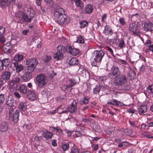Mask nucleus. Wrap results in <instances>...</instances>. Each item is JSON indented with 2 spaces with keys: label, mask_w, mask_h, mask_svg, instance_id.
<instances>
[{
  "label": "nucleus",
  "mask_w": 153,
  "mask_h": 153,
  "mask_svg": "<svg viewBox=\"0 0 153 153\" xmlns=\"http://www.w3.org/2000/svg\"><path fill=\"white\" fill-rule=\"evenodd\" d=\"M11 76V73L10 71H7L4 72L2 74V77L5 80H8Z\"/></svg>",
  "instance_id": "4be33fe9"
},
{
  "label": "nucleus",
  "mask_w": 153,
  "mask_h": 153,
  "mask_svg": "<svg viewBox=\"0 0 153 153\" xmlns=\"http://www.w3.org/2000/svg\"><path fill=\"white\" fill-rule=\"evenodd\" d=\"M65 50V46L60 45L57 47V51L63 53Z\"/></svg>",
  "instance_id": "72a5a7b5"
},
{
  "label": "nucleus",
  "mask_w": 153,
  "mask_h": 153,
  "mask_svg": "<svg viewBox=\"0 0 153 153\" xmlns=\"http://www.w3.org/2000/svg\"><path fill=\"white\" fill-rule=\"evenodd\" d=\"M54 58L59 60L62 59L63 57V53L57 51L53 55Z\"/></svg>",
  "instance_id": "a878e982"
},
{
  "label": "nucleus",
  "mask_w": 153,
  "mask_h": 153,
  "mask_svg": "<svg viewBox=\"0 0 153 153\" xmlns=\"http://www.w3.org/2000/svg\"><path fill=\"white\" fill-rule=\"evenodd\" d=\"M129 123L131 125V126H135V122L134 121L132 120H129Z\"/></svg>",
  "instance_id": "603ef678"
},
{
  "label": "nucleus",
  "mask_w": 153,
  "mask_h": 153,
  "mask_svg": "<svg viewBox=\"0 0 153 153\" xmlns=\"http://www.w3.org/2000/svg\"><path fill=\"white\" fill-rule=\"evenodd\" d=\"M127 81V78L126 76L121 75L115 79L114 83L117 86H120L125 84Z\"/></svg>",
  "instance_id": "423d86ee"
},
{
  "label": "nucleus",
  "mask_w": 153,
  "mask_h": 153,
  "mask_svg": "<svg viewBox=\"0 0 153 153\" xmlns=\"http://www.w3.org/2000/svg\"><path fill=\"white\" fill-rule=\"evenodd\" d=\"M67 49L68 52L74 56H76L79 53V50L77 48H74L73 47L70 46H68Z\"/></svg>",
  "instance_id": "ddd939ff"
},
{
  "label": "nucleus",
  "mask_w": 153,
  "mask_h": 153,
  "mask_svg": "<svg viewBox=\"0 0 153 153\" xmlns=\"http://www.w3.org/2000/svg\"><path fill=\"white\" fill-rule=\"evenodd\" d=\"M8 124L5 122H3L0 124V131L1 132L6 131L8 130Z\"/></svg>",
  "instance_id": "a211bd4d"
},
{
  "label": "nucleus",
  "mask_w": 153,
  "mask_h": 153,
  "mask_svg": "<svg viewBox=\"0 0 153 153\" xmlns=\"http://www.w3.org/2000/svg\"><path fill=\"white\" fill-rule=\"evenodd\" d=\"M70 84L66 85H63L62 86L63 90L66 91L68 89L73 86L75 84L76 82L74 79H70L69 80Z\"/></svg>",
  "instance_id": "2eb2a0df"
},
{
  "label": "nucleus",
  "mask_w": 153,
  "mask_h": 153,
  "mask_svg": "<svg viewBox=\"0 0 153 153\" xmlns=\"http://www.w3.org/2000/svg\"><path fill=\"white\" fill-rule=\"evenodd\" d=\"M38 62L36 59L34 58L27 60V61L25 69L30 72L34 71L35 67L38 64Z\"/></svg>",
  "instance_id": "39448f33"
},
{
  "label": "nucleus",
  "mask_w": 153,
  "mask_h": 153,
  "mask_svg": "<svg viewBox=\"0 0 153 153\" xmlns=\"http://www.w3.org/2000/svg\"><path fill=\"white\" fill-rule=\"evenodd\" d=\"M29 30H24L22 31V33L24 35H27V33L29 32Z\"/></svg>",
  "instance_id": "052dcab7"
},
{
  "label": "nucleus",
  "mask_w": 153,
  "mask_h": 153,
  "mask_svg": "<svg viewBox=\"0 0 153 153\" xmlns=\"http://www.w3.org/2000/svg\"><path fill=\"white\" fill-rule=\"evenodd\" d=\"M5 30V28L3 27H0V42L3 43L5 42L4 36Z\"/></svg>",
  "instance_id": "dca6fc26"
},
{
  "label": "nucleus",
  "mask_w": 153,
  "mask_h": 153,
  "mask_svg": "<svg viewBox=\"0 0 153 153\" xmlns=\"http://www.w3.org/2000/svg\"><path fill=\"white\" fill-rule=\"evenodd\" d=\"M143 28L146 32L152 31L153 30V24L150 22H145Z\"/></svg>",
  "instance_id": "9d476101"
},
{
  "label": "nucleus",
  "mask_w": 153,
  "mask_h": 153,
  "mask_svg": "<svg viewBox=\"0 0 153 153\" xmlns=\"http://www.w3.org/2000/svg\"><path fill=\"white\" fill-rule=\"evenodd\" d=\"M4 65L6 67L8 66L10 63V59L9 58L4 59L2 60H0Z\"/></svg>",
  "instance_id": "7c9ffc66"
},
{
  "label": "nucleus",
  "mask_w": 153,
  "mask_h": 153,
  "mask_svg": "<svg viewBox=\"0 0 153 153\" xmlns=\"http://www.w3.org/2000/svg\"><path fill=\"white\" fill-rule=\"evenodd\" d=\"M75 3L77 7L82 8L84 7V4L81 2L80 0H75Z\"/></svg>",
  "instance_id": "2f4dec72"
},
{
  "label": "nucleus",
  "mask_w": 153,
  "mask_h": 153,
  "mask_svg": "<svg viewBox=\"0 0 153 153\" xmlns=\"http://www.w3.org/2000/svg\"><path fill=\"white\" fill-rule=\"evenodd\" d=\"M127 111L129 113H134V110L131 109H128L127 110Z\"/></svg>",
  "instance_id": "e2e57ef3"
},
{
  "label": "nucleus",
  "mask_w": 153,
  "mask_h": 153,
  "mask_svg": "<svg viewBox=\"0 0 153 153\" xmlns=\"http://www.w3.org/2000/svg\"><path fill=\"white\" fill-rule=\"evenodd\" d=\"M36 80L38 82V86L40 88L45 86L48 82L46 76L45 74H42L37 75Z\"/></svg>",
  "instance_id": "7ed1b4c3"
},
{
  "label": "nucleus",
  "mask_w": 153,
  "mask_h": 153,
  "mask_svg": "<svg viewBox=\"0 0 153 153\" xmlns=\"http://www.w3.org/2000/svg\"><path fill=\"white\" fill-rule=\"evenodd\" d=\"M107 14L105 13L102 15V16L101 20L102 22H103L104 20L106 19L107 16Z\"/></svg>",
  "instance_id": "864d4df0"
},
{
  "label": "nucleus",
  "mask_w": 153,
  "mask_h": 153,
  "mask_svg": "<svg viewBox=\"0 0 153 153\" xmlns=\"http://www.w3.org/2000/svg\"><path fill=\"white\" fill-rule=\"evenodd\" d=\"M16 0H0V6L2 8L6 6L13 5L16 3Z\"/></svg>",
  "instance_id": "1a4fd4ad"
},
{
  "label": "nucleus",
  "mask_w": 153,
  "mask_h": 153,
  "mask_svg": "<svg viewBox=\"0 0 153 153\" xmlns=\"http://www.w3.org/2000/svg\"><path fill=\"white\" fill-rule=\"evenodd\" d=\"M123 146H127L129 145V143L127 142H123Z\"/></svg>",
  "instance_id": "0e129e2a"
},
{
  "label": "nucleus",
  "mask_w": 153,
  "mask_h": 153,
  "mask_svg": "<svg viewBox=\"0 0 153 153\" xmlns=\"http://www.w3.org/2000/svg\"><path fill=\"white\" fill-rule=\"evenodd\" d=\"M80 27L81 28L85 27L88 25V22L85 21L79 22Z\"/></svg>",
  "instance_id": "58836bf2"
},
{
  "label": "nucleus",
  "mask_w": 153,
  "mask_h": 153,
  "mask_svg": "<svg viewBox=\"0 0 153 153\" xmlns=\"http://www.w3.org/2000/svg\"><path fill=\"white\" fill-rule=\"evenodd\" d=\"M119 62L121 63L122 64L124 65H126L127 64V62L124 60L120 59H119Z\"/></svg>",
  "instance_id": "4d7b16f0"
},
{
  "label": "nucleus",
  "mask_w": 153,
  "mask_h": 153,
  "mask_svg": "<svg viewBox=\"0 0 153 153\" xmlns=\"http://www.w3.org/2000/svg\"><path fill=\"white\" fill-rule=\"evenodd\" d=\"M105 55L104 52L102 50H95L92 53L91 58L92 65L97 66L101 62Z\"/></svg>",
  "instance_id": "f03ea898"
},
{
  "label": "nucleus",
  "mask_w": 153,
  "mask_h": 153,
  "mask_svg": "<svg viewBox=\"0 0 153 153\" xmlns=\"http://www.w3.org/2000/svg\"><path fill=\"white\" fill-rule=\"evenodd\" d=\"M125 45L124 41L123 40H121L118 45V47L119 49H121L124 47Z\"/></svg>",
  "instance_id": "ea45409f"
},
{
  "label": "nucleus",
  "mask_w": 153,
  "mask_h": 153,
  "mask_svg": "<svg viewBox=\"0 0 153 153\" xmlns=\"http://www.w3.org/2000/svg\"><path fill=\"white\" fill-rule=\"evenodd\" d=\"M55 131L56 132L58 133L59 134H62V130L59 127H55Z\"/></svg>",
  "instance_id": "a18cd8bd"
},
{
  "label": "nucleus",
  "mask_w": 153,
  "mask_h": 153,
  "mask_svg": "<svg viewBox=\"0 0 153 153\" xmlns=\"http://www.w3.org/2000/svg\"><path fill=\"white\" fill-rule=\"evenodd\" d=\"M56 74L52 71L51 73L50 74V76L51 77H53L54 76H56Z\"/></svg>",
  "instance_id": "680f3d73"
},
{
  "label": "nucleus",
  "mask_w": 153,
  "mask_h": 153,
  "mask_svg": "<svg viewBox=\"0 0 153 153\" xmlns=\"http://www.w3.org/2000/svg\"><path fill=\"white\" fill-rule=\"evenodd\" d=\"M54 19L58 24L62 25L64 24H68L70 22V19L64 14V9L62 8L57 9L54 13Z\"/></svg>",
  "instance_id": "f257e3e1"
},
{
  "label": "nucleus",
  "mask_w": 153,
  "mask_h": 153,
  "mask_svg": "<svg viewBox=\"0 0 153 153\" xmlns=\"http://www.w3.org/2000/svg\"><path fill=\"white\" fill-rule=\"evenodd\" d=\"M19 91L23 94H25L27 92V87L23 85H21L19 87Z\"/></svg>",
  "instance_id": "cd10ccee"
},
{
  "label": "nucleus",
  "mask_w": 153,
  "mask_h": 153,
  "mask_svg": "<svg viewBox=\"0 0 153 153\" xmlns=\"http://www.w3.org/2000/svg\"><path fill=\"white\" fill-rule=\"evenodd\" d=\"M18 108L21 111H24L27 108L26 103L25 102H21L18 105Z\"/></svg>",
  "instance_id": "393cba45"
},
{
  "label": "nucleus",
  "mask_w": 153,
  "mask_h": 153,
  "mask_svg": "<svg viewBox=\"0 0 153 153\" xmlns=\"http://www.w3.org/2000/svg\"><path fill=\"white\" fill-rule=\"evenodd\" d=\"M149 47V49L152 52H153V45H150L149 46L148 45Z\"/></svg>",
  "instance_id": "774afa93"
},
{
  "label": "nucleus",
  "mask_w": 153,
  "mask_h": 153,
  "mask_svg": "<svg viewBox=\"0 0 153 153\" xmlns=\"http://www.w3.org/2000/svg\"><path fill=\"white\" fill-rule=\"evenodd\" d=\"M16 103V102L12 97H9L6 101V104L9 106L13 107Z\"/></svg>",
  "instance_id": "aec40b11"
},
{
  "label": "nucleus",
  "mask_w": 153,
  "mask_h": 153,
  "mask_svg": "<svg viewBox=\"0 0 153 153\" xmlns=\"http://www.w3.org/2000/svg\"><path fill=\"white\" fill-rule=\"evenodd\" d=\"M147 91L150 94H153V85L148 86L147 88Z\"/></svg>",
  "instance_id": "e433bc0d"
},
{
  "label": "nucleus",
  "mask_w": 153,
  "mask_h": 153,
  "mask_svg": "<svg viewBox=\"0 0 153 153\" xmlns=\"http://www.w3.org/2000/svg\"><path fill=\"white\" fill-rule=\"evenodd\" d=\"M20 78L19 76H16L14 78L13 81L14 83H19L20 81Z\"/></svg>",
  "instance_id": "09e8293b"
},
{
  "label": "nucleus",
  "mask_w": 153,
  "mask_h": 153,
  "mask_svg": "<svg viewBox=\"0 0 153 153\" xmlns=\"http://www.w3.org/2000/svg\"><path fill=\"white\" fill-rule=\"evenodd\" d=\"M77 102L73 100L72 103L68 108V111L71 113H73L77 110Z\"/></svg>",
  "instance_id": "9b49d317"
},
{
  "label": "nucleus",
  "mask_w": 153,
  "mask_h": 153,
  "mask_svg": "<svg viewBox=\"0 0 153 153\" xmlns=\"http://www.w3.org/2000/svg\"><path fill=\"white\" fill-rule=\"evenodd\" d=\"M148 126L149 127H153V122L148 123Z\"/></svg>",
  "instance_id": "338daca9"
},
{
  "label": "nucleus",
  "mask_w": 153,
  "mask_h": 153,
  "mask_svg": "<svg viewBox=\"0 0 153 153\" xmlns=\"http://www.w3.org/2000/svg\"><path fill=\"white\" fill-rule=\"evenodd\" d=\"M23 58L22 55L20 54H17L15 55L14 60L16 61H19Z\"/></svg>",
  "instance_id": "f704fd0d"
},
{
  "label": "nucleus",
  "mask_w": 153,
  "mask_h": 153,
  "mask_svg": "<svg viewBox=\"0 0 153 153\" xmlns=\"http://www.w3.org/2000/svg\"><path fill=\"white\" fill-rule=\"evenodd\" d=\"M107 50L110 52L112 55H114L113 51L111 48L110 47H107Z\"/></svg>",
  "instance_id": "6e6d98bb"
},
{
  "label": "nucleus",
  "mask_w": 153,
  "mask_h": 153,
  "mask_svg": "<svg viewBox=\"0 0 153 153\" xmlns=\"http://www.w3.org/2000/svg\"><path fill=\"white\" fill-rule=\"evenodd\" d=\"M147 106L146 105L143 104L141 105L140 108H138L139 114L140 115L142 114L147 111Z\"/></svg>",
  "instance_id": "412c9836"
},
{
  "label": "nucleus",
  "mask_w": 153,
  "mask_h": 153,
  "mask_svg": "<svg viewBox=\"0 0 153 153\" xmlns=\"http://www.w3.org/2000/svg\"><path fill=\"white\" fill-rule=\"evenodd\" d=\"M78 63V60L75 57L71 58L69 62V65H77Z\"/></svg>",
  "instance_id": "c756f323"
},
{
  "label": "nucleus",
  "mask_w": 153,
  "mask_h": 153,
  "mask_svg": "<svg viewBox=\"0 0 153 153\" xmlns=\"http://www.w3.org/2000/svg\"><path fill=\"white\" fill-rule=\"evenodd\" d=\"M83 73L85 74V75L86 74L89 75V72L86 69H84L82 70Z\"/></svg>",
  "instance_id": "bf43d9fd"
},
{
  "label": "nucleus",
  "mask_w": 153,
  "mask_h": 153,
  "mask_svg": "<svg viewBox=\"0 0 153 153\" xmlns=\"http://www.w3.org/2000/svg\"><path fill=\"white\" fill-rule=\"evenodd\" d=\"M13 94L18 98H20L21 97V95L17 91H15L13 92Z\"/></svg>",
  "instance_id": "8fccbe9b"
},
{
  "label": "nucleus",
  "mask_w": 153,
  "mask_h": 153,
  "mask_svg": "<svg viewBox=\"0 0 153 153\" xmlns=\"http://www.w3.org/2000/svg\"><path fill=\"white\" fill-rule=\"evenodd\" d=\"M93 7L92 5L88 4L86 6L85 8V13H90L92 12Z\"/></svg>",
  "instance_id": "c85d7f7f"
},
{
  "label": "nucleus",
  "mask_w": 153,
  "mask_h": 153,
  "mask_svg": "<svg viewBox=\"0 0 153 153\" xmlns=\"http://www.w3.org/2000/svg\"><path fill=\"white\" fill-rule=\"evenodd\" d=\"M16 16L17 17L19 18V20L20 21H22L23 22H30L31 20L34 17V15L33 13H31V12L29 16L28 15L24 13L19 12L16 15Z\"/></svg>",
  "instance_id": "20e7f679"
},
{
  "label": "nucleus",
  "mask_w": 153,
  "mask_h": 153,
  "mask_svg": "<svg viewBox=\"0 0 153 153\" xmlns=\"http://www.w3.org/2000/svg\"><path fill=\"white\" fill-rule=\"evenodd\" d=\"M79 151L75 147H73L71 149L70 153H79Z\"/></svg>",
  "instance_id": "c03bdc74"
},
{
  "label": "nucleus",
  "mask_w": 153,
  "mask_h": 153,
  "mask_svg": "<svg viewBox=\"0 0 153 153\" xmlns=\"http://www.w3.org/2000/svg\"><path fill=\"white\" fill-rule=\"evenodd\" d=\"M85 117H83L82 118V121L84 123H88L89 120H88V118H86L85 117L86 116L84 115Z\"/></svg>",
  "instance_id": "5fc2aeb1"
},
{
  "label": "nucleus",
  "mask_w": 153,
  "mask_h": 153,
  "mask_svg": "<svg viewBox=\"0 0 153 153\" xmlns=\"http://www.w3.org/2000/svg\"><path fill=\"white\" fill-rule=\"evenodd\" d=\"M119 22L120 24L122 25H124L126 23L125 19L123 18H120L119 19Z\"/></svg>",
  "instance_id": "49530a36"
},
{
  "label": "nucleus",
  "mask_w": 153,
  "mask_h": 153,
  "mask_svg": "<svg viewBox=\"0 0 153 153\" xmlns=\"http://www.w3.org/2000/svg\"><path fill=\"white\" fill-rule=\"evenodd\" d=\"M42 0H36V4L39 6H41Z\"/></svg>",
  "instance_id": "13d9d810"
},
{
  "label": "nucleus",
  "mask_w": 153,
  "mask_h": 153,
  "mask_svg": "<svg viewBox=\"0 0 153 153\" xmlns=\"http://www.w3.org/2000/svg\"><path fill=\"white\" fill-rule=\"evenodd\" d=\"M5 99V95L2 94H0V103H3L4 102Z\"/></svg>",
  "instance_id": "37998d69"
},
{
  "label": "nucleus",
  "mask_w": 153,
  "mask_h": 153,
  "mask_svg": "<svg viewBox=\"0 0 153 153\" xmlns=\"http://www.w3.org/2000/svg\"><path fill=\"white\" fill-rule=\"evenodd\" d=\"M104 33L106 35H111L113 33L111 27L108 25H106L105 27Z\"/></svg>",
  "instance_id": "5701e85b"
},
{
  "label": "nucleus",
  "mask_w": 153,
  "mask_h": 153,
  "mask_svg": "<svg viewBox=\"0 0 153 153\" xmlns=\"http://www.w3.org/2000/svg\"><path fill=\"white\" fill-rule=\"evenodd\" d=\"M6 46H4V51L5 53H7V54L9 55L10 53L12 51V48L10 47L9 48H7L6 47Z\"/></svg>",
  "instance_id": "a19ab883"
},
{
  "label": "nucleus",
  "mask_w": 153,
  "mask_h": 153,
  "mask_svg": "<svg viewBox=\"0 0 153 153\" xmlns=\"http://www.w3.org/2000/svg\"><path fill=\"white\" fill-rule=\"evenodd\" d=\"M13 110L12 109L9 110V116L11 117L12 115L13 121L15 123L17 122L19 120V116L20 111L18 110H16L15 112L13 113Z\"/></svg>",
  "instance_id": "6e6552de"
},
{
  "label": "nucleus",
  "mask_w": 153,
  "mask_h": 153,
  "mask_svg": "<svg viewBox=\"0 0 153 153\" xmlns=\"http://www.w3.org/2000/svg\"><path fill=\"white\" fill-rule=\"evenodd\" d=\"M120 102L115 99H112L111 101L107 102V104L109 105H115L117 106L119 105Z\"/></svg>",
  "instance_id": "473e14b6"
},
{
  "label": "nucleus",
  "mask_w": 153,
  "mask_h": 153,
  "mask_svg": "<svg viewBox=\"0 0 153 153\" xmlns=\"http://www.w3.org/2000/svg\"><path fill=\"white\" fill-rule=\"evenodd\" d=\"M13 67L16 69V71L18 73L19 72L23 69V66L22 65L18 63L17 62H14Z\"/></svg>",
  "instance_id": "6ab92c4d"
},
{
  "label": "nucleus",
  "mask_w": 153,
  "mask_h": 153,
  "mask_svg": "<svg viewBox=\"0 0 153 153\" xmlns=\"http://www.w3.org/2000/svg\"><path fill=\"white\" fill-rule=\"evenodd\" d=\"M89 99L86 98L84 97L83 100L81 102V104H86L89 102Z\"/></svg>",
  "instance_id": "de8ad7c7"
},
{
  "label": "nucleus",
  "mask_w": 153,
  "mask_h": 153,
  "mask_svg": "<svg viewBox=\"0 0 153 153\" xmlns=\"http://www.w3.org/2000/svg\"><path fill=\"white\" fill-rule=\"evenodd\" d=\"M62 147L64 151H65L69 149V146L68 143H62Z\"/></svg>",
  "instance_id": "4c0bfd02"
},
{
  "label": "nucleus",
  "mask_w": 153,
  "mask_h": 153,
  "mask_svg": "<svg viewBox=\"0 0 153 153\" xmlns=\"http://www.w3.org/2000/svg\"><path fill=\"white\" fill-rule=\"evenodd\" d=\"M58 109H59V108H57L55 110H53L52 111H49L48 112V113L49 114H50V115L54 114L56 113V111L58 110Z\"/></svg>",
  "instance_id": "3c124183"
},
{
  "label": "nucleus",
  "mask_w": 153,
  "mask_h": 153,
  "mask_svg": "<svg viewBox=\"0 0 153 153\" xmlns=\"http://www.w3.org/2000/svg\"><path fill=\"white\" fill-rule=\"evenodd\" d=\"M138 29L137 25L135 23H131L129 27V30L131 31H136Z\"/></svg>",
  "instance_id": "bb28decb"
},
{
  "label": "nucleus",
  "mask_w": 153,
  "mask_h": 153,
  "mask_svg": "<svg viewBox=\"0 0 153 153\" xmlns=\"http://www.w3.org/2000/svg\"><path fill=\"white\" fill-rule=\"evenodd\" d=\"M105 90V88L103 86L97 85L93 89V93L95 94H98L99 93L101 89Z\"/></svg>",
  "instance_id": "b1692460"
},
{
  "label": "nucleus",
  "mask_w": 153,
  "mask_h": 153,
  "mask_svg": "<svg viewBox=\"0 0 153 153\" xmlns=\"http://www.w3.org/2000/svg\"><path fill=\"white\" fill-rule=\"evenodd\" d=\"M52 144L53 146H56L57 145V144L55 140H53L52 141Z\"/></svg>",
  "instance_id": "69168bd1"
},
{
  "label": "nucleus",
  "mask_w": 153,
  "mask_h": 153,
  "mask_svg": "<svg viewBox=\"0 0 153 153\" xmlns=\"http://www.w3.org/2000/svg\"><path fill=\"white\" fill-rule=\"evenodd\" d=\"M76 42L79 43H83L84 42V40L81 35H79L77 37Z\"/></svg>",
  "instance_id": "c9c22d12"
},
{
  "label": "nucleus",
  "mask_w": 153,
  "mask_h": 153,
  "mask_svg": "<svg viewBox=\"0 0 153 153\" xmlns=\"http://www.w3.org/2000/svg\"><path fill=\"white\" fill-rule=\"evenodd\" d=\"M42 132L43 137L47 140L51 139L53 135L52 132H51L46 130Z\"/></svg>",
  "instance_id": "f3484780"
},
{
  "label": "nucleus",
  "mask_w": 153,
  "mask_h": 153,
  "mask_svg": "<svg viewBox=\"0 0 153 153\" xmlns=\"http://www.w3.org/2000/svg\"><path fill=\"white\" fill-rule=\"evenodd\" d=\"M120 74L118 67H112L111 69V72L108 74V77L111 79L117 77Z\"/></svg>",
  "instance_id": "0eeeda50"
},
{
  "label": "nucleus",
  "mask_w": 153,
  "mask_h": 153,
  "mask_svg": "<svg viewBox=\"0 0 153 153\" xmlns=\"http://www.w3.org/2000/svg\"><path fill=\"white\" fill-rule=\"evenodd\" d=\"M51 58L50 56L45 55L42 57L43 60L45 62H49L51 60Z\"/></svg>",
  "instance_id": "79ce46f5"
},
{
  "label": "nucleus",
  "mask_w": 153,
  "mask_h": 153,
  "mask_svg": "<svg viewBox=\"0 0 153 153\" xmlns=\"http://www.w3.org/2000/svg\"><path fill=\"white\" fill-rule=\"evenodd\" d=\"M28 98L31 101H33L37 98V95L36 93L33 91L30 90L27 93Z\"/></svg>",
  "instance_id": "f8f14e48"
},
{
  "label": "nucleus",
  "mask_w": 153,
  "mask_h": 153,
  "mask_svg": "<svg viewBox=\"0 0 153 153\" xmlns=\"http://www.w3.org/2000/svg\"><path fill=\"white\" fill-rule=\"evenodd\" d=\"M25 72L23 75L22 78L24 80H29L31 78L32 72H30L26 69H25Z\"/></svg>",
  "instance_id": "4468645a"
}]
</instances>
